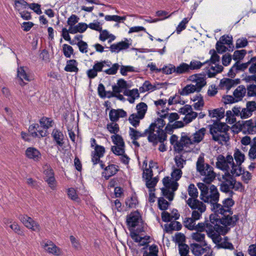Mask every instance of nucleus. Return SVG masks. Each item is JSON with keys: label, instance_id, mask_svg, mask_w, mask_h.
Segmentation results:
<instances>
[{"label": "nucleus", "instance_id": "c9c22d12", "mask_svg": "<svg viewBox=\"0 0 256 256\" xmlns=\"http://www.w3.org/2000/svg\"><path fill=\"white\" fill-rule=\"evenodd\" d=\"M99 38L102 42L107 40L108 42H111L115 40L116 36L108 30H103L100 32Z\"/></svg>", "mask_w": 256, "mask_h": 256}, {"label": "nucleus", "instance_id": "6e6552de", "mask_svg": "<svg viewBox=\"0 0 256 256\" xmlns=\"http://www.w3.org/2000/svg\"><path fill=\"white\" fill-rule=\"evenodd\" d=\"M126 222L130 232L134 231V228L136 227H138L136 229L139 232L144 230V224L141 216L138 212H134L128 215L126 218Z\"/></svg>", "mask_w": 256, "mask_h": 256}, {"label": "nucleus", "instance_id": "393cba45", "mask_svg": "<svg viewBox=\"0 0 256 256\" xmlns=\"http://www.w3.org/2000/svg\"><path fill=\"white\" fill-rule=\"evenodd\" d=\"M208 114L210 118L220 120L224 116V110L222 108L210 110H208Z\"/></svg>", "mask_w": 256, "mask_h": 256}, {"label": "nucleus", "instance_id": "7c9ffc66", "mask_svg": "<svg viewBox=\"0 0 256 256\" xmlns=\"http://www.w3.org/2000/svg\"><path fill=\"white\" fill-rule=\"evenodd\" d=\"M192 252L196 256H200L202 254H204L206 250H208V246H206L205 248H202L198 244H192L190 245Z\"/></svg>", "mask_w": 256, "mask_h": 256}, {"label": "nucleus", "instance_id": "e2e57ef3", "mask_svg": "<svg viewBox=\"0 0 256 256\" xmlns=\"http://www.w3.org/2000/svg\"><path fill=\"white\" fill-rule=\"evenodd\" d=\"M246 54V51L244 50H236L233 54V59L235 60L238 61L242 60Z\"/></svg>", "mask_w": 256, "mask_h": 256}, {"label": "nucleus", "instance_id": "a19ab883", "mask_svg": "<svg viewBox=\"0 0 256 256\" xmlns=\"http://www.w3.org/2000/svg\"><path fill=\"white\" fill-rule=\"evenodd\" d=\"M234 201L232 198H228L223 201V205H221L223 206V212H220L221 215H223L224 213L230 212V208L234 204Z\"/></svg>", "mask_w": 256, "mask_h": 256}, {"label": "nucleus", "instance_id": "a18cd8bd", "mask_svg": "<svg viewBox=\"0 0 256 256\" xmlns=\"http://www.w3.org/2000/svg\"><path fill=\"white\" fill-rule=\"evenodd\" d=\"M214 214H211L210 216V220L211 223L215 225H218L222 224V216L220 213L218 212H213Z\"/></svg>", "mask_w": 256, "mask_h": 256}, {"label": "nucleus", "instance_id": "cd10ccee", "mask_svg": "<svg viewBox=\"0 0 256 256\" xmlns=\"http://www.w3.org/2000/svg\"><path fill=\"white\" fill-rule=\"evenodd\" d=\"M124 146H113L112 148V152L116 155L122 156V160L125 164L128 163V158L124 154Z\"/></svg>", "mask_w": 256, "mask_h": 256}, {"label": "nucleus", "instance_id": "79ce46f5", "mask_svg": "<svg viewBox=\"0 0 256 256\" xmlns=\"http://www.w3.org/2000/svg\"><path fill=\"white\" fill-rule=\"evenodd\" d=\"M136 109L137 110L136 114L139 116V118H144L147 111L148 106L145 103L140 102L137 104Z\"/></svg>", "mask_w": 256, "mask_h": 256}, {"label": "nucleus", "instance_id": "f8f14e48", "mask_svg": "<svg viewBox=\"0 0 256 256\" xmlns=\"http://www.w3.org/2000/svg\"><path fill=\"white\" fill-rule=\"evenodd\" d=\"M20 220L25 228L32 232H38L41 230L40 224L27 214L20 216Z\"/></svg>", "mask_w": 256, "mask_h": 256}, {"label": "nucleus", "instance_id": "dca6fc26", "mask_svg": "<svg viewBox=\"0 0 256 256\" xmlns=\"http://www.w3.org/2000/svg\"><path fill=\"white\" fill-rule=\"evenodd\" d=\"M25 156L29 160L38 162L42 159L40 152L34 147H28L25 150Z\"/></svg>", "mask_w": 256, "mask_h": 256}, {"label": "nucleus", "instance_id": "4d7b16f0", "mask_svg": "<svg viewBox=\"0 0 256 256\" xmlns=\"http://www.w3.org/2000/svg\"><path fill=\"white\" fill-rule=\"evenodd\" d=\"M182 172L181 168H174L171 174L172 178L176 182L182 176Z\"/></svg>", "mask_w": 256, "mask_h": 256}, {"label": "nucleus", "instance_id": "ea45409f", "mask_svg": "<svg viewBox=\"0 0 256 256\" xmlns=\"http://www.w3.org/2000/svg\"><path fill=\"white\" fill-rule=\"evenodd\" d=\"M234 156L236 162V164H235V166H240L241 164L245 160L244 154L238 149H236L234 150Z\"/></svg>", "mask_w": 256, "mask_h": 256}, {"label": "nucleus", "instance_id": "49530a36", "mask_svg": "<svg viewBox=\"0 0 256 256\" xmlns=\"http://www.w3.org/2000/svg\"><path fill=\"white\" fill-rule=\"evenodd\" d=\"M65 70L67 72H77L78 68H77V62L74 60H69L67 62V64L64 68Z\"/></svg>", "mask_w": 256, "mask_h": 256}, {"label": "nucleus", "instance_id": "37998d69", "mask_svg": "<svg viewBox=\"0 0 256 256\" xmlns=\"http://www.w3.org/2000/svg\"><path fill=\"white\" fill-rule=\"evenodd\" d=\"M222 70L223 67L222 66L214 64V66L212 65L210 66L208 73V76L210 78L213 77L215 76L217 73L222 72Z\"/></svg>", "mask_w": 256, "mask_h": 256}, {"label": "nucleus", "instance_id": "473e14b6", "mask_svg": "<svg viewBox=\"0 0 256 256\" xmlns=\"http://www.w3.org/2000/svg\"><path fill=\"white\" fill-rule=\"evenodd\" d=\"M129 47V44L126 42H120L110 46V48L112 52H118L121 50H125Z\"/></svg>", "mask_w": 256, "mask_h": 256}, {"label": "nucleus", "instance_id": "7ed1b4c3", "mask_svg": "<svg viewBox=\"0 0 256 256\" xmlns=\"http://www.w3.org/2000/svg\"><path fill=\"white\" fill-rule=\"evenodd\" d=\"M216 166L226 172V173H231L234 176H238L242 174L241 166H235L233 157L231 155H228L226 158L222 155H220L217 158Z\"/></svg>", "mask_w": 256, "mask_h": 256}, {"label": "nucleus", "instance_id": "4be33fe9", "mask_svg": "<svg viewBox=\"0 0 256 256\" xmlns=\"http://www.w3.org/2000/svg\"><path fill=\"white\" fill-rule=\"evenodd\" d=\"M147 163L144 161V162L143 167H144V172H143V177L145 179L152 178V168L154 167L157 168V164L156 162H153L152 161H150V162L148 168H147Z\"/></svg>", "mask_w": 256, "mask_h": 256}, {"label": "nucleus", "instance_id": "9b49d317", "mask_svg": "<svg viewBox=\"0 0 256 256\" xmlns=\"http://www.w3.org/2000/svg\"><path fill=\"white\" fill-rule=\"evenodd\" d=\"M40 245L42 250L48 254L54 256H63L64 254L62 249L50 240H43Z\"/></svg>", "mask_w": 256, "mask_h": 256}, {"label": "nucleus", "instance_id": "58836bf2", "mask_svg": "<svg viewBox=\"0 0 256 256\" xmlns=\"http://www.w3.org/2000/svg\"><path fill=\"white\" fill-rule=\"evenodd\" d=\"M88 26L86 24L84 23H80L78 25L75 26H72V28H70V34H76L77 32H84Z\"/></svg>", "mask_w": 256, "mask_h": 256}, {"label": "nucleus", "instance_id": "2eb2a0df", "mask_svg": "<svg viewBox=\"0 0 256 256\" xmlns=\"http://www.w3.org/2000/svg\"><path fill=\"white\" fill-rule=\"evenodd\" d=\"M230 173H225L222 176L220 190L222 191L228 192L232 188L234 180L232 178Z\"/></svg>", "mask_w": 256, "mask_h": 256}, {"label": "nucleus", "instance_id": "0eeeda50", "mask_svg": "<svg viewBox=\"0 0 256 256\" xmlns=\"http://www.w3.org/2000/svg\"><path fill=\"white\" fill-rule=\"evenodd\" d=\"M194 230L202 233L206 230L208 236L214 243L219 242L221 240L220 236L215 232L214 226L208 222L198 223L195 226Z\"/></svg>", "mask_w": 256, "mask_h": 256}, {"label": "nucleus", "instance_id": "f03ea898", "mask_svg": "<svg viewBox=\"0 0 256 256\" xmlns=\"http://www.w3.org/2000/svg\"><path fill=\"white\" fill-rule=\"evenodd\" d=\"M188 80L192 84H188L180 90L179 94L181 96H187L194 92H200L206 84V77L200 74L190 76Z\"/></svg>", "mask_w": 256, "mask_h": 256}, {"label": "nucleus", "instance_id": "69168bd1", "mask_svg": "<svg viewBox=\"0 0 256 256\" xmlns=\"http://www.w3.org/2000/svg\"><path fill=\"white\" fill-rule=\"evenodd\" d=\"M198 116V114L192 110L187 115L185 116L184 118V121L186 124L191 122L194 119L196 118Z\"/></svg>", "mask_w": 256, "mask_h": 256}, {"label": "nucleus", "instance_id": "423d86ee", "mask_svg": "<svg viewBox=\"0 0 256 256\" xmlns=\"http://www.w3.org/2000/svg\"><path fill=\"white\" fill-rule=\"evenodd\" d=\"M148 136L150 142L156 144L158 142H162L166 139V134L164 130H159L150 126L144 133Z\"/></svg>", "mask_w": 256, "mask_h": 256}, {"label": "nucleus", "instance_id": "aec40b11", "mask_svg": "<svg viewBox=\"0 0 256 256\" xmlns=\"http://www.w3.org/2000/svg\"><path fill=\"white\" fill-rule=\"evenodd\" d=\"M188 204L192 209H198L201 212H204L206 210V206L202 202L192 198H190L187 200Z\"/></svg>", "mask_w": 256, "mask_h": 256}, {"label": "nucleus", "instance_id": "c03bdc74", "mask_svg": "<svg viewBox=\"0 0 256 256\" xmlns=\"http://www.w3.org/2000/svg\"><path fill=\"white\" fill-rule=\"evenodd\" d=\"M174 161L178 168H182L186 164V158L184 154H178L175 156Z\"/></svg>", "mask_w": 256, "mask_h": 256}, {"label": "nucleus", "instance_id": "a211bd4d", "mask_svg": "<svg viewBox=\"0 0 256 256\" xmlns=\"http://www.w3.org/2000/svg\"><path fill=\"white\" fill-rule=\"evenodd\" d=\"M240 83V80L239 79L232 80L224 78L220 80L219 86L222 90H229L232 88Z\"/></svg>", "mask_w": 256, "mask_h": 256}, {"label": "nucleus", "instance_id": "4468645a", "mask_svg": "<svg viewBox=\"0 0 256 256\" xmlns=\"http://www.w3.org/2000/svg\"><path fill=\"white\" fill-rule=\"evenodd\" d=\"M28 132L33 138L44 137L48 133L38 123L31 124L28 128Z\"/></svg>", "mask_w": 256, "mask_h": 256}, {"label": "nucleus", "instance_id": "1a4fd4ad", "mask_svg": "<svg viewBox=\"0 0 256 256\" xmlns=\"http://www.w3.org/2000/svg\"><path fill=\"white\" fill-rule=\"evenodd\" d=\"M162 183L164 187L162 188L163 195L170 200H172L174 192L177 189L178 183L170 177L166 176L163 178Z\"/></svg>", "mask_w": 256, "mask_h": 256}, {"label": "nucleus", "instance_id": "412c9836", "mask_svg": "<svg viewBox=\"0 0 256 256\" xmlns=\"http://www.w3.org/2000/svg\"><path fill=\"white\" fill-rule=\"evenodd\" d=\"M18 76L22 80L30 82L34 80L33 76L30 74L28 68L24 66H21L18 68Z\"/></svg>", "mask_w": 256, "mask_h": 256}, {"label": "nucleus", "instance_id": "39448f33", "mask_svg": "<svg viewBox=\"0 0 256 256\" xmlns=\"http://www.w3.org/2000/svg\"><path fill=\"white\" fill-rule=\"evenodd\" d=\"M196 170L204 176L202 180L204 182L209 184L216 178V174L213 168L208 164L204 162L202 156H200L196 163Z\"/></svg>", "mask_w": 256, "mask_h": 256}, {"label": "nucleus", "instance_id": "4c0bfd02", "mask_svg": "<svg viewBox=\"0 0 256 256\" xmlns=\"http://www.w3.org/2000/svg\"><path fill=\"white\" fill-rule=\"evenodd\" d=\"M206 132V130L205 128H202L196 131L192 136V142H194L195 144H198L204 138Z\"/></svg>", "mask_w": 256, "mask_h": 256}, {"label": "nucleus", "instance_id": "0e129e2a", "mask_svg": "<svg viewBox=\"0 0 256 256\" xmlns=\"http://www.w3.org/2000/svg\"><path fill=\"white\" fill-rule=\"evenodd\" d=\"M125 94L132 97V99L129 100L130 102H133L135 98L139 97V93L137 89L128 90L126 92Z\"/></svg>", "mask_w": 256, "mask_h": 256}, {"label": "nucleus", "instance_id": "f257e3e1", "mask_svg": "<svg viewBox=\"0 0 256 256\" xmlns=\"http://www.w3.org/2000/svg\"><path fill=\"white\" fill-rule=\"evenodd\" d=\"M198 186L200 191V198L204 202L210 203L212 206V212H222L223 206L218 203L219 200V193L214 185L208 188L204 184L199 182Z\"/></svg>", "mask_w": 256, "mask_h": 256}, {"label": "nucleus", "instance_id": "052dcab7", "mask_svg": "<svg viewBox=\"0 0 256 256\" xmlns=\"http://www.w3.org/2000/svg\"><path fill=\"white\" fill-rule=\"evenodd\" d=\"M10 228L15 233L18 234H22V231L20 225L18 222L14 221L10 226Z\"/></svg>", "mask_w": 256, "mask_h": 256}, {"label": "nucleus", "instance_id": "5fc2aeb1", "mask_svg": "<svg viewBox=\"0 0 256 256\" xmlns=\"http://www.w3.org/2000/svg\"><path fill=\"white\" fill-rule=\"evenodd\" d=\"M149 252H145L143 256H158V248L155 245H152L149 247Z\"/></svg>", "mask_w": 256, "mask_h": 256}, {"label": "nucleus", "instance_id": "de8ad7c7", "mask_svg": "<svg viewBox=\"0 0 256 256\" xmlns=\"http://www.w3.org/2000/svg\"><path fill=\"white\" fill-rule=\"evenodd\" d=\"M38 124L41 126L44 130L47 132L48 129L52 126V121L50 118H42L39 121Z\"/></svg>", "mask_w": 256, "mask_h": 256}, {"label": "nucleus", "instance_id": "f704fd0d", "mask_svg": "<svg viewBox=\"0 0 256 256\" xmlns=\"http://www.w3.org/2000/svg\"><path fill=\"white\" fill-rule=\"evenodd\" d=\"M117 171L118 168L116 166L110 164L105 168L104 172H102V176L106 179H108L112 176L115 174Z\"/></svg>", "mask_w": 256, "mask_h": 256}, {"label": "nucleus", "instance_id": "338daca9", "mask_svg": "<svg viewBox=\"0 0 256 256\" xmlns=\"http://www.w3.org/2000/svg\"><path fill=\"white\" fill-rule=\"evenodd\" d=\"M195 220H193L192 218H188L185 219L184 222L186 227L190 230H194L196 226Z\"/></svg>", "mask_w": 256, "mask_h": 256}, {"label": "nucleus", "instance_id": "c85d7f7f", "mask_svg": "<svg viewBox=\"0 0 256 256\" xmlns=\"http://www.w3.org/2000/svg\"><path fill=\"white\" fill-rule=\"evenodd\" d=\"M238 217L232 214L225 215L224 214L222 216V224L224 226H230L234 224L238 220Z\"/></svg>", "mask_w": 256, "mask_h": 256}, {"label": "nucleus", "instance_id": "9d476101", "mask_svg": "<svg viewBox=\"0 0 256 256\" xmlns=\"http://www.w3.org/2000/svg\"><path fill=\"white\" fill-rule=\"evenodd\" d=\"M91 146L94 148V150L92 152V162L95 164L100 163V166L103 168L104 164L100 161V158H102L105 153V148L102 146L96 144V140L92 138L90 140Z\"/></svg>", "mask_w": 256, "mask_h": 256}, {"label": "nucleus", "instance_id": "ddd939ff", "mask_svg": "<svg viewBox=\"0 0 256 256\" xmlns=\"http://www.w3.org/2000/svg\"><path fill=\"white\" fill-rule=\"evenodd\" d=\"M110 66L109 62L106 60L97 62L94 64L92 68L87 71V75L90 78H94L97 76L98 72H102L106 67Z\"/></svg>", "mask_w": 256, "mask_h": 256}, {"label": "nucleus", "instance_id": "6e6d98bb", "mask_svg": "<svg viewBox=\"0 0 256 256\" xmlns=\"http://www.w3.org/2000/svg\"><path fill=\"white\" fill-rule=\"evenodd\" d=\"M226 122L230 124H235L236 122V116H234L231 110H228L226 112Z\"/></svg>", "mask_w": 256, "mask_h": 256}, {"label": "nucleus", "instance_id": "20e7f679", "mask_svg": "<svg viewBox=\"0 0 256 256\" xmlns=\"http://www.w3.org/2000/svg\"><path fill=\"white\" fill-rule=\"evenodd\" d=\"M157 112L159 118L150 126L159 130H163L162 128L166 124V122L164 119L168 118L169 121V124L166 126L165 130L166 132H169L170 131L169 128L170 126V124L179 118L178 114L176 112L170 113L168 108H162L158 111Z\"/></svg>", "mask_w": 256, "mask_h": 256}, {"label": "nucleus", "instance_id": "774afa93", "mask_svg": "<svg viewBox=\"0 0 256 256\" xmlns=\"http://www.w3.org/2000/svg\"><path fill=\"white\" fill-rule=\"evenodd\" d=\"M107 128L110 133L116 134L119 130L118 126L114 122H111L107 125Z\"/></svg>", "mask_w": 256, "mask_h": 256}, {"label": "nucleus", "instance_id": "e433bc0d", "mask_svg": "<svg viewBox=\"0 0 256 256\" xmlns=\"http://www.w3.org/2000/svg\"><path fill=\"white\" fill-rule=\"evenodd\" d=\"M212 138L214 140L222 144H226L229 140V136L227 132H222L221 135L218 136L217 134H212Z\"/></svg>", "mask_w": 256, "mask_h": 256}, {"label": "nucleus", "instance_id": "f3484780", "mask_svg": "<svg viewBox=\"0 0 256 256\" xmlns=\"http://www.w3.org/2000/svg\"><path fill=\"white\" fill-rule=\"evenodd\" d=\"M138 230L132 231L130 232V236L131 238L139 246H143L147 244L149 242L150 236H142V234H140Z\"/></svg>", "mask_w": 256, "mask_h": 256}, {"label": "nucleus", "instance_id": "864d4df0", "mask_svg": "<svg viewBox=\"0 0 256 256\" xmlns=\"http://www.w3.org/2000/svg\"><path fill=\"white\" fill-rule=\"evenodd\" d=\"M68 198L72 200L79 202H80V198L76 194V190L73 188H70L68 190Z\"/></svg>", "mask_w": 256, "mask_h": 256}, {"label": "nucleus", "instance_id": "6ab92c4d", "mask_svg": "<svg viewBox=\"0 0 256 256\" xmlns=\"http://www.w3.org/2000/svg\"><path fill=\"white\" fill-rule=\"evenodd\" d=\"M195 143L192 142V137H189L188 136H183L181 137L180 142L176 144V148L178 150H182L184 146L189 148L191 146H193Z\"/></svg>", "mask_w": 256, "mask_h": 256}, {"label": "nucleus", "instance_id": "b1692460", "mask_svg": "<svg viewBox=\"0 0 256 256\" xmlns=\"http://www.w3.org/2000/svg\"><path fill=\"white\" fill-rule=\"evenodd\" d=\"M228 126L224 123L217 122L214 124L210 127V132L212 134H216V132H226Z\"/></svg>", "mask_w": 256, "mask_h": 256}, {"label": "nucleus", "instance_id": "09e8293b", "mask_svg": "<svg viewBox=\"0 0 256 256\" xmlns=\"http://www.w3.org/2000/svg\"><path fill=\"white\" fill-rule=\"evenodd\" d=\"M188 64L182 63L177 67H175V72L177 74H182L189 72Z\"/></svg>", "mask_w": 256, "mask_h": 256}, {"label": "nucleus", "instance_id": "2f4dec72", "mask_svg": "<svg viewBox=\"0 0 256 256\" xmlns=\"http://www.w3.org/2000/svg\"><path fill=\"white\" fill-rule=\"evenodd\" d=\"M246 88L244 86H240L236 88L233 92V96L237 102L241 100L245 96Z\"/></svg>", "mask_w": 256, "mask_h": 256}, {"label": "nucleus", "instance_id": "603ef678", "mask_svg": "<svg viewBox=\"0 0 256 256\" xmlns=\"http://www.w3.org/2000/svg\"><path fill=\"white\" fill-rule=\"evenodd\" d=\"M139 116L136 114H132L130 115L128 118V121L132 125L136 127L139 124L140 121L143 118H139Z\"/></svg>", "mask_w": 256, "mask_h": 256}, {"label": "nucleus", "instance_id": "a878e982", "mask_svg": "<svg viewBox=\"0 0 256 256\" xmlns=\"http://www.w3.org/2000/svg\"><path fill=\"white\" fill-rule=\"evenodd\" d=\"M126 113L122 109L110 110L109 113L110 120L112 122L117 121L120 118L126 116Z\"/></svg>", "mask_w": 256, "mask_h": 256}, {"label": "nucleus", "instance_id": "13d9d810", "mask_svg": "<svg viewBox=\"0 0 256 256\" xmlns=\"http://www.w3.org/2000/svg\"><path fill=\"white\" fill-rule=\"evenodd\" d=\"M256 60V58L254 57L251 58V60L247 62L243 63L240 64H238V63L234 65V68H236V70H244L246 69L251 62H254Z\"/></svg>", "mask_w": 256, "mask_h": 256}, {"label": "nucleus", "instance_id": "72a5a7b5", "mask_svg": "<svg viewBox=\"0 0 256 256\" xmlns=\"http://www.w3.org/2000/svg\"><path fill=\"white\" fill-rule=\"evenodd\" d=\"M205 234L200 232H192L190 235L191 238L196 242L202 243L203 246H206L207 244L205 241Z\"/></svg>", "mask_w": 256, "mask_h": 256}, {"label": "nucleus", "instance_id": "c756f323", "mask_svg": "<svg viewBox=\"0 0 256 256\" xmlns=\"http://www.w3.org/2000/svg\"><path fill=\"white\" fill-rule=\"evenodd\" d=\"M127 88L126 82L122 79L118 80L116 85L112 86L113 96H116V94H119L122 90Z\"/></svg>", "mask_w": 256, "mask_h": 256}, {"label": "nucleus", "instance_id": "3c124183", "mask_svg": "<svg viewBox=\"0 0 256 256\" xmlns=\"http://www.w3.org/2000/svg\"><path fill=\"white\" fill-rule=\"evenodd\" d=\"M52 135L58 144L62 145L63 144V134L60 132L56 130H54L52 132Z\"/></svg>", "mask_w": 256, "mask_h": 256}, {"label": "nucleus", "instance_id": "bf43d9fd", "mask_svg": "<svg viewBox=\"0 0 256 256\" xmlns=\"http://www.w3.org/2000/svg\"><path fill=\"white\" fill-rule=\"evenodd\" d=\"M62 51L64 55L66 58H70L74 53L73 48L67 44L62 46Z\"/></svg>", "mask_w": 256, "mask_h": 256}, {"label": "nucleus", "instance_id": "680f3d73", "mask_svg": "<svg viewBox=\"0 0 256 256\" xmlns=\"http://www.w3.org/2000/svg\"><path fill=\"white\" fill-rule=\"evenodd\" d=\"M112 139L113 142L116 144L115 146H124V142L122 138L118 135L115 134L112 136Z\"/></svg>", "mask_w": 256, "mask_h": 256}, {"label": "nucleus", "instance_id": "8fccbe9b", "mask_svg": "<svg viewBox=\"0 0 256 256\" xmlns=\"http://www.w3.org/2000/svg\"><path fill=\"white\" fill-rule=\"evenodd\" d=\"M14 6L16 9L20 11L24 9H28L29 4L24 0H15Z\"/></svg>", "mask_w": 256, "mask_h": 256}, {"label": "nucleus", "instance_id": "bb28decb", "mask_svg": "<svg viewBox=\"0 0 256 256\" xmlns=\"http://www.w3.org/2000/svg\"><path fill=\"white\" fill-rule=\"evenodd\" d=\"M163 85L162 84H152L148 81H146L143 85L140 88V90L142 92L149 90L153 91L155 90L160 89Z\"/></svg>", "mask_w": 256, "mask_h": 256}, {"label": "nucleus", "instance_id": "5701e85b", "mask_svg": "<svg viewBox=\"0 0 256 256\" xmlns=\"http://www.w3.org/2000/svg\"><path fill=\"white\" fill-rule=\"evenodd\" d=\"M190 100L193 102L192 106L196 110H202L204 102V98L200 94H197L192 96Z\"/></svg>", "mask_w": 256, "mask_h": 256}]
</instances>
